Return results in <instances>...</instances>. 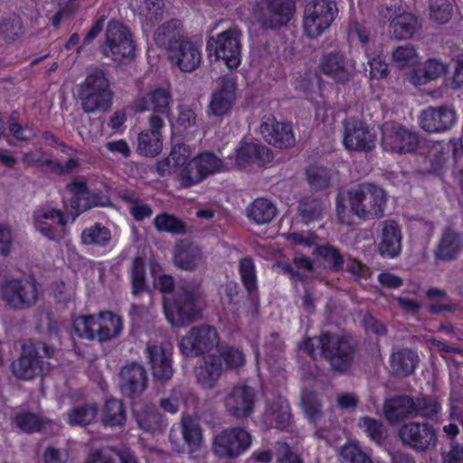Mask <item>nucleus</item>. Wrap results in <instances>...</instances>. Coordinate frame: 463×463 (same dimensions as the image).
<instances>
[{"label":"nucleus","instance_id":"nucleus-1","mask_svg":"<svg viewBox=\"0 0 463 463\" xmlns=\"http://www.w3.org/2000/svg\"><path fill=\"white\" fill-rule=\"evenodd\" d=\"M349 209L344 198L338 194L335 200L336 215L341 223L350 224L352 215L366 221L382 218L387 203L383 188L371 183L359 184L347 191Z\"/></svg>","mask_w":463,"mask_h":463},{"label":"nucleus","instance_id":"nucleus-2","mask_svg":"<svg viewBox=\"0 0 463 463\" xmlns=\"http://www.w3.org/2000/svg\"><path fill=\"white\" fill-rule=\"evenodd\" d=\"M77 90L81 109L85 113H105L111 109L114 91L109 72L106 69H91L77 86Z\"/></svg>","mask_w":463,"mask_h":463},{"label":"nucleus","instance_id":"nucleus-3","mask_svg":"<svg viewBox=\"0 0 463 463\" xmlns=\"http://www.w3.org/2000/svg\"><path fill=\"white\" fill-rule=\"evenodd\" d=\"M317 342L321 355L334 373L345 374L352 368L358 347L352 335L326 331L317 336Z\"/></svg>","mask_w":463,"mask_h":463},{"label":"nucleus","instance_id":"nucleus-4","mask_svg":"<svg viewBox=\"0 0 463 463\" xmlns=\"http://www.w3.org/2000/svg\"><path fill=\"white\" fill-rule=\"evenodd\" d=\"M72 326L80 338L105 343L119 335L123 329V320L112 311L105 310L98 314L79 316L74 318Z\"/></svg>","mask_w":463,"mask_h":463},{"label":"nucleus","instance_id":"nucleus-5","mask_svg":"<svg viewBox=\"0 0 463 463\" xmlns=\"http://www.w3.org/2000/svg\"><path fill=\"white\" fill-rule=\"evenodd\" d=\"M0 296L12 309H28L35 305L39 298L37 280L33 275L22 278L5 276L0 281Z\"/></svg>","mask_w":463,"mask_h":463},{"label":"nucleus","instance_id":"nucleus-6","mask_svg":"<svg viewBox=\"0 0 463 463\" xmlns=\"http://www.w3.org/2000/svg\"><path fill=\"white\" fill-rule=\"evenodd\" d=\"M100 52L115 61L134 59L137 44L129 27L118 20H110L106 27Z\"/></svg>","mask_w":463,"mask_h":463},{"label":"nucleus","instance_id":"nucleus-7","mask_svg":"<svg viewBox=\"0 0 463 463\" xmlns=\"http://www.w3.org/2000/svg\"><path fill=\"white\" fill-rule=\"evenodd\" d=\"M53 354L54 349L46 343L30 339L22 345L21 355L11 364L13 374L20 380H33L43 372V356L52 358Z\"/></svg>","mask_w":463,"mask_h":463},{"label":"nucleus","instance_id":"nucleus-8","mask_svg":"<svg viewBox=\"0 0 463 463\" xmlns=\"http://www.w3.org/2000/svg\"><path fill=\"white\" fill-rule=\"evenodd\" d=\"M198 296L189 287L181 288L170 298L164 299V313L167 321L176 326H186L201 317L197 306Z\"/></svg>","mask_w":463,"mask_h":463},{"label":"nucleus","instance_id":"nucleus-9","mask_svg":"<svg viewBox=\"0 0 463 463\" xmlns=\"http://www.w3.org/2000/svg\"><path fill=\"white\" fill-rule=\"evenodd\" d=\"M338 13L336 4L330 0H310L304 8L302 26L309 39H317L332 24Z\"/></svg>","mask_w":463,"mask_h":463},{"label":"nucleus","instance_id":"nucleus-10","mask_svg":"<svg viewBox=\"0 0 463 463\" xmlns=\"http://www.w3.org/2000/svg\"><path fill=\"white\" fill-rule=\"evenodd\" d=\"M206 51L210 57L222 61L229 70L237 69L241 60V33L230 28L216 36L208 37Z\"/></svg>","mask_w":463,"mask_h":463},{"label":"nucleus","instance_id":"nucleus-11","mask_svg":"<svg viewBox=\"0 0 463 463\" xmlns=\"http://www.w3.org/2000/svg\"><path fill=\"white\" fill-rule=\"evenodd\" d=\"M296 11L295 0H256L253 14L263 28L286 26Z\"/></svg>","mask_w":463,"mask_h":463},{"label":"nucleus","instance_id":"nucleus-12","mask_svg":"<svg viewBox=\"0 0 463 463\" xmlns=\"http://www.w3.org/2000/svg\"><path fill=\"white\" fill-rule=\"evenodd\" d=\"M220 335L216 328L209 325L193 326L178 345L185 357H199L218 346Z\"/></svg>","mask_w":463,"mask_h":463},{"label":"nucleus","instance_id":"nucleus-13","mask_svg":"<svg viewBox=\"0 0 463 463\" xmlns=\"http://www.w3.org/2000/svg\"><path fill=\"white\" fill-rule=\"evenodd\" d=\"M251 444V435L245 429L222 430L213 438V451L220 458L233 459L243 454Z\"/></svg>","mask_w":463,"mask_h":463},{"label":"nucleus","instance_id":"nucleus-14","mask_svg":"<svg viewBox=\"0 0 463 463\" xmlns=\"http://www.w3.org/2000/svg\"><path fill=\"white\" fill-rule=\"evenodd\" d=\"M398 436L402 443L418 453L434 449L438 444V433L429 422L410 421L402 424Z\"/></svg>","mask_w":463,"mask_h":463},{"label":"nucleus","instance_id":"nucleus-15","mask_svg":"<svg viewBox=\"0 0 463 463\" xmlns=\"http://www.w3.org/2000/svg\"><path fill=\"white\" fill-rule=\"evenodd\" d=\"M273 152L268 146L241 139L234 148L231 158L239 170L251 171L266 167L273 160Z\"/></svg>","mask_w":463,"mask_h":463},{"label":"nucleus","instance_id":"nucleus-16","mask_svg":"<svg viewBox=\"0 0 463 463\" xmlns=\"http://www.w3.org/2000/svg\"><path fill=\"white\" fill-rule=\"evenodd\" d=\"M67 218L64 212L56 208H43L34 211L35 229L45 238L60 242L66 234Z\"/></svg>","mask_w":463,"mask_h":463},{"label":"nucleus","instance_id":"nucleus-17","mask_svg":"<svg viewBox=\"0 0 463 463\" xmlns=\"http://www.w3.org/2000/svg\"><path fill=\"white\" fill-rule=\"evenodd\" d=\"M191 149L184 143H178L172 146L170 154L156 165L157 174L164 177L176 175L177 181L182 188H184L182 176L187 173L191 175Z\"/></svg>","mask_w":463,"mask_h":463},{"label":"nucleus","instance_id":"nucleus-18","mask_svg":"<svg viewBox=\"0 0 463 463\" xmlns=\"http://www.w3.org/2000/svg\"><path fill=\"white\" fill-rule=\"evenodd\" d=\"M345 128L343 143L346 149L358 152H371L375 147V137L369 126L354 118L343 121Z\"/></svg>","mask_w":463,"mask_h":463},{"label":"nucleus","instance_id":"nucleus-19","mask_svg":"<svg viewBox=\"0 0 463 463\" xmlns=\"http://www.w3.org/2000/svg\"><path fill=\"white\" fill-rule=\"evenodd\" d=\"M191 175L185 173L182 179L184 188L200 184L210 175L222 170L223 161L212 151H204L191 159Z\"/></svg>","mask_w":463,"mask_h":463},{"label":"nucleus","instance_id":"nucleus-20","mask_svg":"<svg viewBox=\"0 0 463 463\" xmlns=\"http://www.w3.org/2000/svg\"><path fill=\"white\" fill-rule=\"evenodd\" d=\"M419 146L418 135L400 125H393L383 134L384 150L399 155L413 153Z\"/></svg>","mask_w":463,"mask_h":463},{"label":"nucleus","instance_id":"nucleus-21","mask_svg":"<svg viewBox=\"0 0 463 463\" xmlns=\"http://www.w3.org/2000/svg\"><path fill=\"white\" fill-rule=\"evenodd\" d=\"M238 84L235 79L223 77L220 80L210 98L209 111L217 117L230 113L237 99Z\"/></svg>","mask_w":463,"mask_h":463},{"label":"nucleus","instance_id":"nucleus-22","mask_svg":"<svg viewBox=\"0 0 463 463\" xmlns=\"http://www.w3.org/2000/svg\"><path fill=\"white\" fill-rule=\"evenodd\" d=\"M118 381L121 392L134 400L146 389L148 378L145 367L133 362L122 367Z\"/></svg>","mask_w":463,"mask_h":463},{"label":"nucleus","instance_id":"nucleus-23","mask_svg":"<svg viewBox=\"0 0 463 463\" xmlns=\"http://www.w3.org/2000/svg\"><path fill=\"white\" fill-rule=\"evenodd\" d=\"M145 353L153 378L160 383L169 381L174 374L172 350L158 345H147Z\"/></svg>","mask_w":463,"mask_h":463},{"label":"nucleus","instance_id":"nucleus-24","mask_svg":"<svg viewBox=\"0 0 463 463\" xmlns=\"http://www.w3.org/2000/svg\"><path fill=\"white\" fill-rule=\"evenodd\" d=\"M149 128L142 131L137 137V152L146 157H154L160 154L163 146L162 129L165 121L161 116L151 115L148 118Z\"/></svg>","mask_w":463,"mask_h":463},{"label":"nucleus","instance_id":"nucleus-25","mask_svg":"<svg viewBox=\"0 0 463 463\" xmlns=\"http://www.w3.org/2000/svg\"><path fill=\"white\" fill-rule=\"evenodd\" d=\"M172 102L173 98L170 90L158 87L146 94H139L133 101V109L138 113L152 110L153 115L168 117Z\"/></svg>","mask_w":463,"mask_h":463},{"label":"nucleus","instance_id":"nucleus-26","mask_svg":"<svg viewBox=\"0 0 463 463\" xmlns=\"http://www.w3.org/2000/svg\"><path fill=\"white\" fill-rule=\"evenodd\" d=\"M457 122L456 111L447 106L429 107L420 116V125L430 133H441L450 129Z\"/></svg>","mask_w":463,"mask_h":463},{"label":"nucleus","instance_id":"nucleus-27","mask_svg":"<svg viewBox=\"0 0 463 463\" xmlns=\"http://www.w3.org/2000/svg\"><path fill=\"white\" fill-rule=\"evenodd\" d=\"M260 134L268 144L279 149L288 148L295 144L291 125L279 122L272 115L261 123Z\"/></svg>","mask_w":463,"mask_h":463},{"label":"nucleus","instance_id":"nucleus-28","mask_svg":"<svg viewBox=\"0 0 463 463\" xmlns=\"http://www.w3.org/2000/svg\"><path fill=\"white\" fill-rule=\"evenodd\" d=\"M225 407L228 412L236 418L249 417L254 410L255 392L247 385L234 386L225 398Z\"/></svg>","mask_w":463,"mask_h":463},{"label":"nucleus","instance_id":"nucleus-29","mask_svg":"<svg viewBox=\"0 0 463 463\" xmlns=\"http://www.w3.org/2000/svg\"><path fill=\"white\" fill-rule=\"evenodd\" d=\"M175 45L167 52L170 61L182 71H194L201 63V52L197 46L185 39Z\"/></svg>","mask_w":463,"mask_h":463},{"label":"nucleus","instance_id":"nucleus-30","mask_svg":"<svg viewBox=\"0 0 463 463\" xmlns=\"http://www.w3.org/2000/svg\"><path fill=\"white\" fill-rule=\"evenodd\" d=\"M202 249L188 240L177 241L174 248L173 262L175 267L185 271H194L203 262Z\"/></svg>","mask_w":463,"mask_h":463},{"label":"nucleus","instance_id":"nucleus-31","mask_svg":"<svg viewBox=\"0 0 463 463\" xmlns=\"http://www.w3.org/2000/svg\"><path fill=\"white\" fill-rule=\"evenodd\" d=\"M402 234L399 223L394 220H385L382 223L381 241L378 250L382 257L394 259L402 251Z\"/></svg>","mask_w":463,"mask_h":463},{"label":"nucleus","instance_id":"nucleus-32","mask_svg":"<svg viewBox=\"0 0 463 463\" xmlns=\"http://www.w3.org/2000/svg\"><path fill=\"white\" fill-rule=\"evenodd\" d=\"M419 363L418 353L408 347L393 350L389 358L392 374L397 378H407L412 375Z\"/></svg>","mask_w":463,"mask_h":463},{"label":"nucleus","instance_id":"nucleus-33","mask_svg":"<svg viewBox=\"0 0 463 463\" xmlns=\"http://www.w3.org/2000/svg\"><path fill=\"white\" fill-rule=\"evenodd\" d=\"M133 414L138 428L145 433H162L167 426L164 415L154 404H143L139 409H134Z\"/></svg>","mask_w":463,"mask_h":463},{"label":"nucleus","instance_id":"nucleus-34","mask_svg":"<svg viewBox=\"0 0 463 463\" xmlns=\"http://www.w3.org/2000/svg\"><path fill=\"white\" fill-rule=\"evenodd\" d=\"M463 250V236L450 227H446L434 250L435 259L441 261L457 260Z\"/></svg>","mask_w":463,"mask_h":463},{"label":"nucleus","instance_id":"nucleus-35","mask_svg":"<svg viewBox=\"0 0 463 463\" xmlns=\"http://www.w3.org/2000/svg\"><path fill=\"white\" fill-rule=\"evenodd\" d=\"M322 72L336 82L346 83L351 78V71L347 61L340 52H330L323 54L319 63Z\"/></svg>","mask_w":463,"mask_h":463},{"label":"nucleus","instance_id":"nucleus-36","mask_svg":"<svg viewBox=\"0 0 463 463\" xmlns=\"http://www.w3.org/2000/svg\"><path fill=\"white\" fill-rule=\"evenodd\" d=\"M413 406V397L403 394L385 401L383 410L385 419L394 424L404 419L414 418Z\"/></svg>","mask_w":463,"mask_h":463},{"label":"nucleus","instance_id":"nucleus-37","mask_svg":"<svg viewBox=\"0 0 463 463\" xmlns=\"http://www.w3.org/2000/svg\"><path fill=\"white\" fill-rule=\"evenodd\" d=\"M182 23L178 19H171L157 27L154 34L155 43L168 51L175 45V43H181L185 40L182 35Z\"/></svg>","mask_w":463,"mask_h":463},{"label":"nucleus","instance_id":"nucleus-38","mask_svg":"<svg viewBox=\"0 0 463 463\" xmlns=\"http://www.w3.org/2000/svg\"><path fill=\"white\" fill-rule=\"evenodd\" d=\"M420 28L418 17L411 13L403 12L390 21L391 33L399 41L411 38Z\"/></svg>","mask_w":463,"mask_h":463},{"label":"nucleus","instance_id":"nucleus-39","mask_svg":"<svg viewBox=\"0 0 463 463\" xmlns=\"http://www.w3.org/2000/svg\"><path fill=\"white\" fill-rule=\"evenodd\" d=\"M100 417L105 427H123L127 421V411L123 402L114 397L108 398L101 410Z\"/></svg>","mask_w":463,"mask_h":463},{"label":"nucleus","instance_id":"nucleus-40","mask_svg":"<svg viewBox=\"0 0 463 463\" xmlns=\"http://www.w3.org/2000/svg\"><path fill=\"white\" fill-rule=\"evenodd\" d=\"M222 373V364L214 354L203 359V364L196 370L197 382L203 388H213Z\"/></svg>","mask_w":463,"mask_h":463},{"label":"nucleus","instance_id":"nucleus-41","mask_svg":"<svg viewBox=\"0 0 463 463\" xmlns=\"http://www.w3.org/2000/svg\"><path fill=\"white\" fill-rule=\"evenodd\" d=\"M247 217L258 225L269 223L277 214V207L269 199L257 198L247 208Z\"/></svg>","mask_w":463,"mask_h":463},{"label":"nucleus","instance_id":"nucleus-42","mask_svg":"<svg viewBox=\"0 0 463 463\" xmlns=\"http://www.w3.org/2000/svg\"><path fill=\"white\" fill-rule=\"evenodd\" d=\"M269 420L272 427L280 430H285L290 426L292 414L287 399L279 396L271 402Z\"/></svg>","mask_w":463,"mask_h":463},{"label":"nucleus","instance_id":"nucleus-43","mask_svg":"<svg viewBox=\"0 0 463 463\" xmlns=\"http://www.w3.org/2000/svg\"><path fill=\"white\" fill-rule=\"evenodd\" d=\"M217 354L222 368L226 370H239L246 364V355L243 350L238 346L230 344H222L218 345Z\"/></svg>","mask_w":463,"mask_h":463},{"label":"nucleus","instance_id":"nucleus-44","mask_svg":"<svg viewBox=\"0 0 463 463\" xmlns=\"http://www.w3.org/2000/svg\"><path fill=\"white\" fill-rule=\"evenodd\" d=\"M80 240L83 245L104 248L111 241V232L106 226L95 222L81 232Z\"/></svg>","mask_w":463,"mask_h":463},{"label":"nucleus","instance_id":"nucleus-45","mask_svg":"<svg viewBox=\"0 0 463 463\" xmlns=\"http://www.w3.org/2000/svg\"><path fill=\"white\" fill-rule=\"evenodd\" d=\"M238 272L242 286L250 298L258 293L256 265L251 257H243L239 260Z\"/></svg>","mask_w":463,"mask_h":463},{"label":"nucleus","instance_id":"nucleus-46","mask_svg":"<svg viewBox=\"0 0 463 463\" xmlns=\"http://www.w3.org/2000/svg\"><path fill=\"white\" fill-rule=\"evenodd\" d=\"M448 71V65L438 59H428L422 70L414 71L412 82L416 85L426 84L430 80H437L445 74Z\"/></svg>","mask_w":463,"mask_h":463},{"label":"nucleus","instance_id":"nucleus-47","mask_svg":"<svg viewBox=\"0 0 463 463\" xmlns=\"http://www.w3.org/2000/svg\"><path fill=\"white\" fill-rule=\"evenodd\" d=\"M313 254L323 260L330 271L343 270L345 260L336 247L330 244L318 245L314 249Z\"/></svg>","mask_w":463,"mask_h":463},{"label":"nucleus","instance_id":"nucleus-48","mask_svg":"<svg viewBox=\"0 0 463 463\" xmlns=\"http://www.w3.org/2000/svg\"><path fill=\"white\" fill-rule=\"evenodd\" d=\"M343 463H373L372 451L364 450L356 440L344 444L339 452Z\"/></svg>","mask_w":463,"mask_h":463},{"label":"nucleus","instance_id":"nucleus-49","mask_svg":"<svg viewBox=\"0 0 463 463\" xmlns=\"http://www.w3.org/2000/svg\"><path fill=\"white\" fill-rule=\"evenodd\" d=\"M132 294L137 296L147 290L146 260L141 256L133 259L129 269Z\"/></svg>","mask_w":463,"mask_h":463},{"label":"nucleus","instance_id":"nucleus-50","mask_svg":"<svg viewBox=\"0 0 463 463\" xmlns=\"http://www.w3.org/2000/svg\"><path fill=\"white\" fill-rule=\"evenodd\" d=\"M153 224L159 232H167L174 235H184L186 232L184 222L167 213L157 214L153 221Z\"/></svg>","mask_w":463,"mask_h":463},{"label":"nucleus","instance_id":"nucleus-51","mask_svg":"<svg viewBox=\"0 0 463 463\" xmlns=\"http://www.w3.org/2000/svg\"><path fill=\"white\" fill-rule=\"evenodd\" d=\"M414 410L413 417L420 416L427 419H433L441 411V402L432 395H421L413 398Z\"/></svg>","mask_w":463,"mask_h":463},{"label":"nucleus","instance_id":"nucleus-52","mask_svg":"<svg viewBox=\"0 0 463 463\" xmlns=\"http://www.w3.org/2000/svg\"><path fill=\"white\" fill-rule=\"evenodd\" d=\"M97 414L98 406L95 403L75 406L68 411V423L72 426H87L95 420Z\"/></svg>","mask_w":463,"mask_h":463},{"label":"nucleus","instance_id":"nucleus-53","mask_svg":"<svg viewBox=\"0 0 463 463\" xmlns=\"http://www.w3.org/2000/svg\"><path fill=\"white\" fill-rule=\"evenodd\" d=\"M131 5L136 14L151 23L156 22L163 14V0H132Z\"/></svg>","mask_w":463,"mask_h":463},{"label":"nucleus","instance_id":"nucleus-54","mask_svg":"<svg viewBox=\"0 0 463 463\" xmlns=\"http://www.w3.org/2000/svg\"><path fill=\"white\" fill-rule=\"evenodd\" d=\"M429 19L437 24L449 23L453 14L450 0H430L428 5Z\"/></svg>","mask_w":463,"mask_h":463},{"label":"nucleus","instance_id":"nucleus-55","mask_svg":"<svg viewBox=\"0 0 463 463\" xmlns=\"http://www.w3.org/2000/svg\"><path fill=\"white\" fill-rule=\"evenodd\" d=\"M182 435L191 453L200 449L203 441L202 430L193 419L186 418L182 420Z\"/></svg>","mask_w":463,"mask_h":463},{"label":"nucleus","instance_id":"nucleus-56","mask_svg":"<svg viewBox=\"0 0 463 463\" xmlns=\"http://www.w3.org/2000/svg\"><path fill=\"white\" fill-rule=\"evenodd\" d=\"M324 211L323 202L315 197H305L298 204V213L305 223L319 220Z\"/></svg>","mask_w":463,"mask_h":463},{"label":"nucleus","instance_id":"nucleus-57","mask_svg":"<svg viewBox=\"0 0 463 463\" xmlns=\"http://www.w3.org/2000/svg\"><path fill=\"white\" fill-rule=\"evenodd\" d=\"M307 183L311 187L317 190H324L330 185V170L323 165L316 164L309 165L306 168Z\"/></svg>","mask_w":463,"mask_h":463},{"label":"nucleus","instance_id":"nucleus-58","mask_svg":"<svg viewBox=\"0 0 463 463\" xmlns=\"http://www.w3.org/2000/svg\"><path fill=\"white\" fill-rule=\"evenodd\" d=\"M12 422L25 433L38 432L43 426L42 419L36 413L25 411L16 412Z\"/></svg>","mask_w":463,"mask_h":463},{"label":"nucleus","instance_id":"nucleus-59","mask_svg":"<svg viewBox=\"0 0 463 463\" xmlns=\"http://www.w3.org/2000/svg\"><path fill=\"white\" fill-rule=\"evenodd\" d=\"M24 33V25L20 16L13 14L0 21V34L6 43L15 41Z\"/></svg>","mask_w":463,"mask_h":463},{"label":"nucleus","instance_id":"nucleus-60","mask_svg":"<svg viewBox=\"0 0 463 463\" xmlns=\"http://www.w3.org/2000/svg\"><path fill=\"white\" fill-rule=\"evenodd\" d=\"M359 425L364 428V432L370 438L371 441L378 446H382L383 444L385 439V430L380 420L364 416L360 419Z\"/></svg>","mask_w":463,"mask_h":463},{"label":"nucleus","instance_id":"nucleus-61","mask_svg":"<svg viewBox=\"0 0 463 463\" xmlns=\"http://www.w3.org/2000/svg\"><path fill=\"white\" fill-rule=\"evenodd\" d=\"M302 406L309 421L315 422L322 414L321 403L314 392L307 391L301 396Z\"/></svg>","mask_w":463,"mask_h":463},{"label":"nucleus","instance_id":"nucleus-62","mask_svg":"<svg viewBox=\"0 0 463 463\" xmlns=\"http://www.w3.org/2000/svg\"><path fill=\"white\" fill-rule=\"evenodd\" d=\"M123 200L131 204L129 213L137 222H142L153 214V209L149 204L141 203L138 198L133 195H126Z\"/></svg>","mask_w":463,"mask_h":463},{"label":"nucleus","instance_id":"nucleus-63","mask_svg":"<svg viewBox=\"0 0 463 463\" xmlns=\"http://www.w3.org/2000/svg\"><path fill=\"white\" fill-rule=\"evenodd\" d=\"M416 58L417 51L411 44L398 46L392 52L393 61L402 67L414 63Z\"/></svg>","mask_w":463,"mask_h":463},{"label":"nucleus","instance_id":"nucleus-64","mask_svg":"<svg viewBox=\"0 0 463 463\" xmlns=\"http://www.w3.org/2000/svg\"><path fill=\"white\" fill-rule=\"evenodd\" d=\"M276 460L277 463H304L301 456L295 452L287 442L278 444Z\"/></svg>","mask_w":463,"mask_h":463}]
</instances>
